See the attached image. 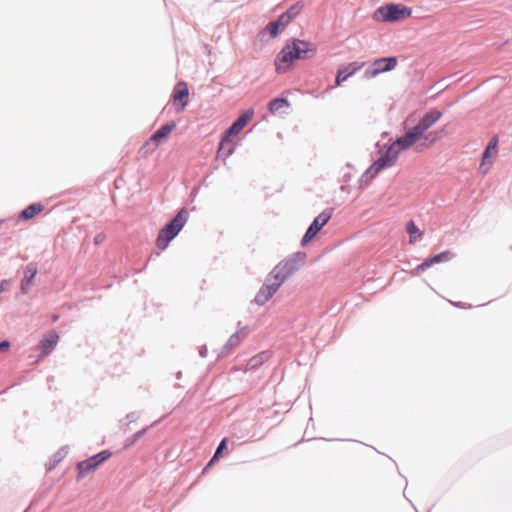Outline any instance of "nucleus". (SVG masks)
Instances as JSON below:
<instances>
[{
	"label": "nucleus",
	"instance_id": "obj_1",
	"mask_svg": "<svg viewBox=\"0 0 512 512\" xmlns=\"http://www.w3.org/2000/svg\"><path fill=\"white\" fill-rule=\"evenodd\" d=\"M442 115L441 111L431 109L415 126L408 128L404 135L396 139L397 145L403 151L414 148L417 152H423L429 149L442 137L443 129L428 132Z\"/></svg>",
	"mask_w": 512,
	"mask_h": 512
},
{
	"label": "nucleus",
	"instance_id": "obj_2",
	"mask_svg": "<svg viewBox=\"0 0 512 512\" xmlns=\"http://www.w3.org/2000/svg\"><path fill=\"white\" fill-rule=\"evenodd\" d=\"M305 256L296 254L276 265L268 274L264 285L255 296V303L259 306L267 303L278 291L280 286L304 264Z\"/></svg>",
	"mask_w": 512,
	"mask_h": 512
},
{
	"label": "nucleus",
	"instance_id": "obj_3",
	"mask_svg": "<svg viewBox=\"0 0 512 512\" xmlns=\"http://www.w3.org/2000/svg\"><path fill=\"white\" fill-rule=\"evenodd\" d=\"M317 51L316 46L307 41L294 39L290 44L285 45L277 54L274 65L277 73H285L290 70L295 60L306 59L313 56Z\"/></svg>",
	"mask_w": 512,
	"mask_h": 512
},
{
	"label": "nucleus",
	"instance_id": "obj_4",
	"mask_svg": "<svg viewBox=\"0 0 512 512\" xmlns=\"http://www.w3.org/2000/svg\"><path fill=\"white\" fill-rule=\"evenodd\" d=\"M412 9L403 4H386L376 9L373 19L377 22H399L409 18Z\"/></svg>",
	"mask_w": 512,
	"mask_h": 512
},
{
	"label": "nucleus",
	"instance_id": "obj_5",
	"mask_svg": "<svg viewBox=\"0 0 512 512\" xmlns=\"http://www.w3.org/2000/svg\"><path fill=\"white\" fill-rule=\"evenodd\" d=\"M403 150L397 145L396 140L387 148V150L368 168L366 175L371 179L376 177L383 169L394 165L399 154Z\"/></svg>",
	"mask_w": 512,
	"mask_h": 512
},
{
	"label": "nucleus",
	"instance_id": "obj_6",
	"mask_svg": "<svg viewBox=\"0 0 512 512\" xmlns=\"http://www.w3.org/2000/svg\"><path fill=\"white\" fill-rule=\"evenodd\" d=\"M112 456V452L109 449L102 450L97 454L88 457L85 460L79 461L76 465L77 478L80 479L87 475L89 472L98 468L101 464L106 462Z\"/></svg>",
	"mask_w": 512,
	"mask_h": 512
},
{
	"label": "nucleus",
	"instance_id": "obj_7",
	"mask_svg": "<svg viewBox=\"0 0 512 512\" xmlns=\"http://www.w3.org/2000/svg\"><path fill=\"white\" fill-rule=\"evenodd\" d=\"M333 208H328L322 211L311 223L305 235L302 238L301 244L305 246L309 243L317 233L329 222L333 215Z\"/></svg>",
	"mask_w": 512,
	"mask_h": 512
},
{
	"label": "nucleus",
	"instance_id": "obj_8",
	"mask_svg": "<svg viewBox=\"0 0 512 512\" xmlns=\"http://www.w3.org/2000/svg\"><path fill=\"white\" fill-rule=\"evenodd\" d=\"M398 64L396 57H385L376 59L372 66L366 70L365 75L368 78H374L377 75L393 70Z\"/></svg>",
	"mask_w": 512,
	"mask_h": 512
},
{
	"label": "nucleus",
	"instance_id": "obj_9",
	"mask_svg": "<svg viewBox=\"0 0 512 512\" xmlns=\"http://www.w3.org/2000/svg\"><path fill=\"white\" fill-rule=\"evenodd\" d=\"M189 99V89L185 82H178L174 93H173V103L175 105L176 112H182L185 110Z\"/></svg>",
	"mask_w": 512,
	"mask_h": 512
},
{
	"label": "nucleus",
	"instance_id": "obj_10",
	"mask_svg": "<svg viewBox=\"0 0 512 512\" xmlns=\"http://www.w3.org/2000/svg\"><path fill=\"white\" fill-rule=\"evenodd\" d=\"M59 341V334L55 330L49 331L39 342V357H46L54 350Z\"/></svg>",
	"mask_w": 512,
	"mask_h": 512
},
{
	"label": "nucleus",
	"instance_id": "obj_11",
	"mask_svg": "<svg viewBox=\"0 0 512 512\" xmlns=\"http://www.w3.org/2000/svg\"><path fill=\"white\" fill-rule=\"evenodd\" d=\"M24 275L20 283V291L23 295L27 294L31 285L34 283L35 277L38 273L37 264L31 262L24 268Z\"/></svg>",
	"mask_w": 512,
	"mask_h": 512
},
{
	"label": "nucleus",
	"instance_id": "obj_12",
	"mask_svg": "<svg viewBox=\"0 0 512 512\" xmlns=\"http://www.w3.org/2000/svg\"><path fill=\"white\" fill-rule=\"evenodd\" d=\"M253 115L254 111L252 109L243 112L225 132L227 136L233 137L238 135L242 131V129L248 124V122L253 118Z\"/></svg>",
	"mask_w": 512,
	"mask_h": 512
},
{
	"label": "nucleus",
	"instance_id": "obj_13",
	"mask_svg": "<svg viewBox=\"0 0 512 512\" xmlns=\"http://www.w3.org/2000/svg\"><path fill=\"white\" fill-rule=\"evenodd\" d=\"M451 258H452V253L450 251L441 252V253H439V254L431 257V258L425 259L421 264H419L414 269V273L415 274H419V273L425 271L426 269H428L429 267H431L432 265L438 264V263H441V262H447Z\"/></svg>",
	"mask_w": 512,
	"mask_h": 512
},
{
	"label": "nucleus",
	"instance_id": "obj_14",
	"mask_svg": "<svg viewBox=\"0 0 512 512\" xmlns=\"http://www.w3.org/2000/svg\"><path fill=\"white\" fill-rule=\"evenodd\" d=\"M364 63L360 62H352L348 64L346 67L339 69L336 76V85L340 86L344 81H346L350 76L356 73L358 70L362 69Z\"/></svg>",
	"mask_w": 512,
	"mask_h": 512
},
{
	"label": "nucleus",
	"instance_id": "obj_15",
	"mask_svg": "<svg viewBox=\"0 0 512 512\" xmlns=\"http://www.w3.org/2000/svg\"><path fill=\"white\" fill-rule=\"evenodd\" d=\"M44 210V205L41 202L31 203L21 210L18 214L19 221H28L36 217Z\"/></svg>",
	"mask_w": 512,
	"mask_h": 512
},
{
	"label": "nucleus",
	"instance_id": "obj_16",
	"mask_svg": "<svg viewBox=\"0 0 512 512\" xmlns=\"http://www.w3.org/2000/svg\"><path fill=\"white\" fill-rule=\"evenodd\" d=\"M498 152V138L493 137L490 142L488 143L482 157V164L481 167L485 166L486 164L491 165L496 158Z\"/></svg>",
	"mask_w": 512,
	"mask_h": 512
},
{
	"label": "nucleus",
	"instance_id": "obj_17",
	"mask_svg": "<svg viewBox=\"0 0 512 512\" xmlns=\"http://www.w3.org/2000/svg\"><path fill=\"white\" fill-rule=\"evenodd\" d=\"M188 219V212L185 209H181L177 215L173 218V220L167 224L165 227L172 232H175V235L181 231L183 226L185 225Z\"/></svg>",
	"mask_w": 512,
	"mask_h": 512
},
{
	"label": "nucleus",
	"instance_id": "obj_18",
	"mask_svg": "<svg viewBox=\"0 0 512 512\" xmlns=\"http://www.w3.org/2000/svg\"><path fill=\"white\" fill-rule=\"evenodd\" d=\"M174 122L168 123L160 127L149 139V143H154L158 146L168 135L175 129Z\"/></svg>",
	"mask_w": 512,
	"mask_h": 512
},
{
	"label": "nucleus",
	"instance_id": "obj_19",
	"mask_svg": "<svg viewBox=\"0 0 512 512\" xmlns=\"http://www.w3.org/2000/svg\"><path fill=\"white\" fill-rule=\"evenodd\" d=\"M69 446L64 445L60 447L46 463L45 468L47 472L54 470L57 465L68 455Z\"/></svg>",
	"mask_w": 512,
	"mask_h": 512
},
{
	"label": "nucleus",
	"instance_id": "obj_20",
	"mask_svg": "<svg viewBox=\"0 0 512 512\" xmlns=\"http://www.w3.org/2000/svg\"><path fill=\"white\" fill-rule=\"evenodd\" d=\"M231 136L224 133L218 149V156L229 157L234 152V144L230 141Z\"/></svg>",
	"mask_w": 512,
	"mask_h": 512
},
{
	"label": "nucleus",
	"instance_id": "obj_21",
	"mask_svg": "<svg viewBox=\"0 0 512 512\" xmlns=\"http://www.w3.org/2000/svg\"><path fill=\"white\" fill-rule=\"evenodd\" d=\"M176 237L175 232L170 231L166 227H164L158 234V237L156 239V245L160 249H165L169 242Z\"/></svg>",
	"mask_w": 512,
	"mask_h": 512
},
{
	"label": "nucleus",
	"instance_id": "obj_22",
	"mask_svg": "<svg viewBox=\"0 0 512 512\" xmlns=\"http://www.w3.org/2000/svg\"><path fill=\"white\" fill-rule=\"evenodd\" d=\"M269 359L268 352H260L257 355L250 358L246 364V370H254L259 368Z\"/></svg>",
	"mask_w": 512,
	"mask_h": 512
},
{
	"label": "nucleus",
	"instance_id": "obj_23",
	"mask_svg": "<svg viewBox=\"0 0 512 512\" xmlns=\"http://www.w3.org/2000/svg\"><path fill=\"white\" fill-rule=\"evenodd\" d=\"M247 335H248V331L245 328L237 331L236 333L231 335V337L229 338V340L226 344V347H228L230 349H234V348L238 347L240 345V343L243 341V339H245L247 337Z\"/></svg>",
	"mask_w": 512,
	"mask_h": 512
},
{
	"label": "nucleus",
	"instance_id": "obj_24",
	"mask_svg": "<svg viewBox=\"0 0 512 512\" xmlns=\"http://www.w3.org/2000/svg\"><path fill=\"white\" fill-rule=\"evenodd\" d=\"M289 102L285 98H275L268 104V109L271 114L278 113L281 109L288 108Z\"/></svg>",
	"mask_w": 512,
	"mask_h": 512
},
{
	"label": "nucleus",
	"instance_id": "obj_25",
	"mask_svg": "<svg viewBox=\"0 0 512 512\" xmlns=\"http://www.w3.org/2000/svg\"><path fill=\"white\" fill-rule=\"evenodd\" d=\"M406 231L410 236V243H413L417 238L422 237V232L419 230V228L413 221H409L407 223Z\"/></svg>",
	"mask_w": 512,
	"mask_h": 512
},
{
	"label": "nucleus",
	"instance_id": "obj_26",
	"mask_svg": "<svg viewBox=\"0 0 512 512\" xmlns=\"http://www.w3.org/2000/svg\"><path fill=\"white\" fill-rule=\"evenodd\" d=\"M284 30L278 20L270 22L264 29L272 38L276 37L280 31Z\"/></svg>",
	"mask_w": 512,
	"mask_h": 512
},
{
	"label": "nucleus",
	"instance_id": "obj_27",
	"mask_svg": "<svg viewBox=\"0 0 512 512\" xmlns=\"http://www.w3.org/2000/svg\"><path fill=\"white\" fill-rule=\"evenodd\" d=\"M303 8V5L298 2L294 5H292L285 13L286 15H289L290 19H294L296 16H298Z\"/></svg>",
	"mask_w": 512,
	"mask_h": 512
},
{
	"label": "nucleus",
	"instance_id": "obj_28",
	"mask_svg": "<svg viewBox=\"0 0 512 512\" xmlns=\"http://www.w3.org/2000/svg\"><path fill=\"white\" fill-rule=\"evenodd\" d=\"M277 20L283 28H285L292 21V19H290L289 15H286V13L280 15Z\"/></svg>",
	"mask_w": 512,
	"mask_h": 512
},
{
	"label": "nucleus",
	"instance_id": "obj_29",
	"mask_svg": "<svg viewBox=\"0 0 512 512\" xmlns=\"http://www.w3.org/2000/svg\"><path fill=\"white\" fill-rule=\"evenodd\" d=\"M105 239H106V235L104 233H98L94 237V244L100 245L105 241Z\"/></svg>",
	"mask_w": 512,
	"mask_h": 512
},
{
	"label": "nucleus",
	"instance_id": "obj_30",
	"mask_svg": "<svg viewBox=\"0 0 512 512\" xmlns=\"http://www.w3.org/2000/svg\"><path fill=\"white\" fill-rule=\"evenodd\" d=\"M225 447H226V439H223L221 441V443L219 444V446L213 456V459H216Z\"/></svg>",
	"mask_w": 512,
	"mask_h": 512
},
{
	"label": "nucleus",
	"instance_id": "obj_31",
	"mask_svg": "<svg viewBox=\"0 0 512 512\" xmlns=\"http://www.w3.org/2000/svg\"><path fill=\"white\" fill-rule=\"evenodd\" d=\"M11 344L8 340L0 341V352H5L10 348Z\"/></svg>",
	"mask_w": 512,
	"mask_h": 512
},
{
	"label": "nucleus",
	"instance_id": "obj_32",
	"mask_svg": "<svg viewBox=\"0 0 512 512\" xmlns=\"http://www.w3.org/2000/svg\"><path fill=\"white\" fill-rule=\"evenodd\" d=\"M8 284H9V281L6 279L0 281V293H2L6 289Z\"/></svg>",
	"mask_w": 512,
	"mask_h": 512
},
{
	"label": "nucleus",
	"instance_id": "obj_33",
	"mask_svg": "<svg viewBox=\"0 0 512 512\" xmlns=\"http://www.w3.org/2000/svg\"><path fill=\"white\" fill-rule=\"evenodd\" d=\"M123 448H128V439L123 442Z\"/></svg>",
	"mask_w": 512,
	"mask_h": 512
},
{
	"label": "nucleus",
	"instance_id": "obj_34",
	"mask_svg": "<svg viewBox=\"0 0 512 512\" xmlns=\"http://www.w3.org/2000/svg\"><path fill=\"white\" fill-rule=\"evenodd\" d=\"M2 222H4V220H3V219H0V223H2Z\"/></svg>",
	"mask_w": 512,
	"mask_h": 512
}]
</instances>
